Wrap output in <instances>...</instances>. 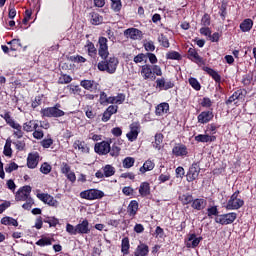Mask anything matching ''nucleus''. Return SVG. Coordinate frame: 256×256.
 Segmentation results:
<instances>
[{
	"instance_id": "obj_16",
	"label": "nucleus",
	"mask_w": 256,
	"mask_h": 256,
	"mask_svg": "<svg viewBox=\"0 0 256 256\" xmlns=\"http://www.w3.org/2000/svg\"><path fill=\"white\" fill-rule=\"evenodd\" d=\"M39 165V153H30L27 158V167L29 169H35Z\"/></svg>"
},
{
	"instance_id": "obj_7",
	"label": "nucleus",
	"mask_w": 256,
	"mask_h": 256,
	"mask_svg": "<svg viewBox=\"0 0 256 256\" xmlns=\"http://www.w3.org/2000/svg\"><path fill=\"white\" fill-rule=\"evenodd\" d=\"M199 173H201V167L198 163H193L186 174V179L188 183H192V181H195L197 177H199Z\"/></svg>"
},
{
	"instance_id": "obj_59",
	"label": "nucleus",
	"mask_w": 256,
	"mask_h": 256,
	"mask_svg": "<svg viewBox=\"0 0 256 256\" xmlns=\"http://www.w3.org/2000/svg\"><path fill=\"white\" fill-rule=\"evenodd\" d=\"M41 103H43V97L36 96L34 101L32 102L33 109H37V107H39V105H41Z\"/></svg>"
},
{
	"instance_id": "obj_44",
	"label": "nucleus",
	"mask_w": 256,
	"mask_h": 256,
	"mask_svg": "<svg viewBox=\"0 0 256 256\" xmlns=\"http://www.w3.org/2000/svg\"><path fill=\"white\" fill-rule=\"evenodd\" d=\"M111 157H118L119 153H121V147L119 144H113L112 147L110 146V151H109Z\"/></svg>"
},
{
	"instance_id": "obj_63",
	"label": "nucleus",
	"mask_w": 256,
	"mask_h": 256,
	"mask_svg": "<svg viewBox=\"0 0 256 256\" xmlns=\"http://www.w3.org/2000/svg\"><path fill=\"white\" fill-rule=\"evenodd\" d=\"M45 136V134L43 133V130L40 129H34L33 132V137L34 139H43V137Z\"/></svg>"
},
{
	"instance_id": "obj_19",
	"label": "nucleus",
	"mask_w": 256,
	"mask_h": 256,
	"mask_svg": "<svg viewBox=\"0 0 256 256\" xmlns=\"http://www.w3.org/2000/svg\"><path fill=\"white\" fill-rule=\"evenodd\" d=\"M213 117L214 115L211 111H203L197 117L198 123L205 125V123H209V121H211Z\"/></svg>"
},
{
	"instance_id": "obj_36",
	"label": "nucleus",
	"mask_w": 256,
	"mask_h": 256,
	"mask_svg": "<svg viewBox=\"0 0 256 256\" xmlns=\"http://www.w3.org/2000/svg\"><path fill=\"white\" fill-rule=\"evenodd\" d=\"M2 225H12V227H19V222L16 219L6 216L1 219Z\"/></svg>"
},
{
	"instance_id": "obj_54",
	"label": "nucleus",
	"mask_w": 256,
	"mask_h": 256,
	"mask_svg": "<svg viewBox=\"0 0 256 256\" xmlns=\"http://www.w3.org/2000/svg\"><path fill=\"white\" fill-rule=\"evenodd\" d=\"M201 25H203V27H209V25H211V16H209V14L203 15Z\"/></svg>"
},
{
	"instance_id": "obj_55",
	"label": "nucleus",
	"mask_w": 256,
	"mask_h": 256,
	"mask_svg": "<svg viewBox=\"0 0 256 256\" xmlns=\"http://www.w3.org/2000/svg\"><path fill=\"white\" fill-rule=\"evenodd\" d=\"M158 41H159V43H161V46H162V47H166V49L169 48V39H167V38L165 37V35L161 34V35L158 37Z\"/></svg>"
},
{
	"instance_id": "obj_29",
	"label": "nucleus",
	"mask_w": 256,
	"mask_h": 256,
	"mask_svg": "<svg viewBox=\"0 0 256 256\" xmlns=\"http://www.w3.org/2000/svg\"><path fill=\"white\" fill-rule=\"evenodd\" d=\"M204 71L214 79L217 83H221V75H219L218 71H215L213 68L205 67Z\"/></svg>"
},
{
	"instance_id": "obj_37",
	"label": "nucleus",
	"mask_w": 256,
	"mask_h": 256,
	"mask_svg": "<svg viewBox=\"0 0 256 256\" xmlns=\"http://www.w3.org/2000/svg\"><path fill=\"white\" fill-rule=\"evenodd\" d=\"M131 245L129 244V238L125 237L122 239V244H121V252L123 255H129V248Z\"/></svg>"
},
{
	"instance_id": "obj_2",
	"label": "nucleus",
	"mask_w": 256,
	"mask_h": 256,
	"mask_svg": "<svg viewBox=\"0 0 256 256\" xmlns=\"http://www.w3.org/2000/svg\"><path fill=\"white\" fill-rule=\"evenodd\" d=\"M140 75L145 81H155L163 76V70L159 65L145 64L141 67Z\"/></svg>"
},
{
	"instance_id": "obj_42",
	"label": "nucleus",
	"mask_w": 256,
	"mask_h": 256,
	"mask_svg": "<svg viewBox=\"0 0 256 256\" xmlns=\"http://www.w3.org/2000/svg\"><path fill=\"white\" fill-rule=\"evenodd\" d=\"M103 173L104 177H113V175H115V167L108 164L105 167H103Z\"/></svg>"
},
{
	"instance_id": "obj_26",
	"label": "nucleus",
	"mask_w": 256,
	"mask_h": 256,
	"mask_svg": "<svg viewBox=\"0 0 256 256\" xmlns=\"http://www.w3.org/2000/svg\"><path fill=\"white\" fill-rule=\"evenodd\" d=\"M155 169V162L151 160H146L142 167H140L139 171L142 175H145L147 171H153Z\"/></svg>"
},
{
	"instance_id": "obj_60",
	"label": "nucleus",
	"mask_w": 256,
	"mask_h": 256,
	"mask_svg": "<svg viewBox=\"0 0 256 256\" xmlns=\"http://www.w3.org/2000/svg\"><path fill=\"white\" fill-rule=\"evenodd\" d=\"M145 59H147V55L140 53L137 56L134 57V63H143V61H145Z\"/></svg>"
},
{
	"instance_id": "obj_49",
	"label": "nucleus",
	"mask_w": 256,
	"mask_h": 256,
	"mask_svg": "<svg viewBox=\"0 0 256 256\" xmlns=\"http://www.w3.org/2000/svg\"><path fill=\"white\" fill-rule=\"evenodd\" d=\"M12 129H15L14 135L17 139H21L23 137V127L19 123L13 126Z\"/></svg>"
},
{
	"instance_id": "obj_40",
	"label": "nucleus",
	"mask_w": 256,
	"mask_h": 256,
	"mask_svg": "<svg viewBox=\"0 0 256 256\" xmlns=\"http://www.w3.org/2000/svg\"><path fill=\"white\" fill-rule=\"evenodd\" d=\"M169 111V104L168 103H161L156 107V115H164Z\"/></svg>"
},
{
	"instance_id": "obj_9",
	"label": "nucleus",
	"mask_w": 256,
	"mask_h": 256,
	"mask_svg": "<svg viewBox=\"0 0 256 256\" xmlns=\"http://www.w3.org/2000/svg\"><path fill=\"white\" fill-rule=\"evenodd\" d=\"M94 151L98 155H107L109 151H111V144L108 141L96 143L94 146Z\"/></svg>"
},
{
	"instance_id": "obj_8",
	"label": "nucleus",
	"mask_w": 256,
	"mask_h": 256,
	"mask_svg": "<svg viewBox=\"0 0 256 256\" xmlns=\"http://www.w3.org/2000/svg\"><path fill=\"white\" fill-rule=\"evenodd\" d=\"M16 201H27L31 199V186H23L20 188L15 196Z\"/></svg>"
},
{
	"instance_id": "obj_48",
	"label": "nucleus",
	"mask_w": 256,
	"mask_h": 256,
	"mask_svg": "<svg viewBox=\"0 0 256 256\" xmlns=\"http://www.w3.org/2000/svg\"><path fill=\"white\" fill-rule=\"evenodd\" d=\"M189 84L192 88L195 89V91H201V84L199 83V80H197L194 77L189 78Z\"/></svg>"
},
{
	"instance_id": "obj_28",
	"label": "nucleus",
	"mask_w": 256,
	"mask_h": 256,
	"mask_svg": "<svg viewBox=\"0 0 256 256\" xmlns=\"http://www.w3.org/2000/svg\"><path fill=\"white\" fill-rule=\"evenodd\" d=\"M139 193L142 197H147L151 193V186L148 182H142L139 187Z\"/></svg>"
},
{
	"instance_id": "obj_61",
	"label": "nucleus",
	"mask_w": 256,
	"mask_h": 256,
	"mask_svg": "<svg viewBox=\"0 0 256 256\" xmlns=\"http://www.w3.org/2000/svg\"><path fill=\"white\" fill-rule=\"evenodd\" d=\"M217 129H219V125L212 123L207 126V131L215 135L217 133Z\"/></svg>"
},
{
	"instance_id": "obj_62",
	"label": "nucleus",
	"mask_w": 256,
	"mask_h": 256,
	"mask_svg": "<svg viewBox=\"0 0 256 256\" xmlns=\"http://www.w3.org/2000/svg\"><path fill=\"white\" fill-rule=\"evenodd\" d=\"M61 173H63V175H67V174L71 173V166H69V164L63 162L62 167H61Z\"/></svg>"
},
{
	"instance_id": "obj_3",
	"label": "nucleus",
	"mask_w": 256,
	"mask_h": 256,
	"mask_svg": "<svg viewBox=\"0 0 256 256\" xmlns=\"http://www.w3.org/2000/svg\"><path fill=\"white\" fill-rule=\"evenodd\" d=\"M239 190L235 191L226 204L227 211H237V209H241L245 205V201L239 198Z\"/></svg>"
},
{
	"instance_id": "obj_58",
	"label": "nucleus",
	"mask_w": 256,
	"mask_h": 256,
	"mask_svg": "<svg viewBox=\"0 0 256 256\" xmlns=\"http://www.w3.org/2000/svg\"><path fill=\"white\" fill-rule=\"evenodd\" d=\"M208 217H213L219 215V210L217 209V206H212L207 209Z\"/></svg>"
},
{
	"instance_id": "obj_5",
	"label": "nucleus",
	"mask_w": 256,
	"mask_h": 256,
	"mask_svg": "<svg viewBox=\"0 0 256 256\" xmlns=\"http://www.w3.org/2000/svg\"><path fill=\"white\" fill-rule=\"evenodd\" d=\"M81 199H87V201H94L95 199H103L105 193L97 189H89L80 193Z\"/></svg>"
},
{
	"instance_id": "obj_15",
	"label": "nucleus",
	"mask_w": 256,
	"mask_h": 256,
	"mask_svg": "<svg viewBox=\"0 0 256 256\" xmlns=\"http://www.w3.org/2000/svg\"><path fill=\"white\" fill-rule=\"evenodd\" d=\"M80 86L86 91H97L99 87V83L95 82V80H81Z\"/></svg>"
},
{
	"instance_id": "obj_27",
	"label": "nucleus",
	"mask_w": 256,
	"mask_h": 256,
	"mask_svg": "<svg viewBox=\"0 0 256 256\" xmlns=\"http://www.w3.org/2000/svg\"><path fill=\"white\" fill-rule=\"evenodd\" d=\"M188 55H189V59H191V61H194V63H203V58H201V56H199V53L196 52L195 49L190 48L188 50Z\"/></svg>"
},
{
	"instance_id": "obj_53",
	"label": "nucleus",
	"mask_w": 256,
	"mask_h": 256,
	"mask_svg": "<svg viewBox=\"0 0 256 256\" xmlns=\"http://www.w3.org/2000/svg\"><path fill=\"white\" fill-rule=\"evenodd\" d=\"M51 169V166L47 162H44L40 167V171L43 173V175H49V173H51Z\"/></svg>"
},
{
	"instance_id": "obj_30",
	"label": "nucleus",
	"mask_w": 256,
	"mask_h": 256,
	"mask_svg": "<svg viewBox=\"0 0 256 256\" xmlns=\"http://www.w3.org/2000/svg\"><path fill=\"white\" fill-rule=\"evenodd\" d=\"M74 149H78L82 153H89V148L84 141L76 140L73 144Z\"/></svg>"
},
{
	"instance_id": "obj_47",
	"label": "nucleus",
	"mask_w": 256,
	"mask_h": 256,
	"mask_svg": "<svg viewBox=\"0 0 256 256\" xmlns=\"http://www.w3.org/2000/svg\"><path fill=\"white\" fill-rule=\"evenodd\" d=\"M3 153L6 157H11L13 155V150L11 149V140H6Z\"/></svg>"
},
{
	"instance_id": "obj_12",
	"label": "nucleus",
	"mask_w": 256,
	"mask_h": 256,
	"mask_svg": "<svg viewBox=\"0 0 256 256\" xmlns=\"http://www.w3.org/2000/svg\"><path fill=\"white\" fill-rule=\"evenodd\" d=\"M141 129V125L139 122H133L130 125V132L126 134V137L130 141H135L137 140V137H139V131Z\"/></svg>"
},
{
	"instance_id": "obj_6",
	"label": "nucleus",
	"mask_w": 256,
	"mask_h": 256,
	"mask_svg": "<svg viewBox=\"0 0 256 256\" xmlns=\"http://www.w3.org/2000/svg\"><path fill=\"white\" fill-rule=\"evenodd\" d=\"M235 219H237V213L230 212L227 214L219 215L215 218V222L219 223L220 225H231V223L235 222Z\"/></svg>"
},
{
	"instance_id": "obj_14",
	"label": "nucleus",
	"mask_w": 256,
	"mask_h": 256,
	"mask_svg": "<svg viewBox=\"0 0 256 256\" xmlns=\"http://www.w3.org/2000/svg\"><path fill=\"white\" fill-rule=\"evenodd\" d=\"M124 35L128 39H133V41H137V39H141V35H143V33L137 28H128L124 31Z\"/></svg>"
},
{
	"instance_id": "obj_57",
	"label": "nucleus",
	"mask_w": 256,
	"mask_h": 256,
	"mask_svg": "<svg viewBox=\"0 0 256 256\" xmlns=\"http://www.w3.org/2000/svg\"><path fill=\"white\" fill-rule=\"evenodd\" d=\"M114 99L116 105H122V103H125V94L119 93L117 96H114Z\"/></svg>"
},
{
	"instance_id": "obj_18",
	"label": "nucleus",
	"mask_w": 256,
	"mask_h": 256,
	"mask_svg": "<svg viewBox=\"0 0 256 256\" xmlns=\"http://www.w3.org/2000/svg\"><path fill=\"white\" fill-rule=\"evenodd\" d=\"M192 209L195 211H203L207 207V201L204 198H196L192 200Z\"/></svg>"
},
{
	"instance_id": "obj_56",
	"label": "nucleus",
	"mask_w": 256,
	"mask_h": 256,
	"mask_svg": "<svg viewBox=\"0 0 256 256\" xmlns=\"http://www.w3.org/2000/svg\"><path fill=\"white\" fill-rule=\"evenodd\" d=\"M66 231L67 233H69L70 235H77V226H73L72 224H67L66 225Z\"/></svg>"
},
{
	"instance_id": "obj_39",
	"label": "nucleus",
	"mask_w": 256,
	"mask_h": 256,
	"mask_svg": "<svg viewBox=\"0 0 256 256\" xmlns=\"http://www.w3.org/2000/svg\"><path fill=\"white\" fill-rule=\"evenodd\" d=\"M0 117H2V119L6 121L7 125L11 126L12 128L18 124L15 122V120H13L9 112H6L5 114H1Z\"/></svg>"
},
{
	"instance_id": "obj_17",
	"label": "nucleus",
	"mask_w": 256,
	"mask_h": 256,
	"mask_svg": "<svg viewBox=\"0 0 256 256\" xmlns=\"http://www.w3.org/2000/svg\"><path fill=\"white\" fill-rule=\"evenodd\" d=\"M172 153L175 157H186L189 152L187 151V146L184 144H177L173 147Z\"/></svg>"
},
{
	"instance_id": "obj_1",
	"label": "nucleus",
	"mask_w": 256,
	"mask_h": 256,
	"mask_svg": "<svg viewBox=\"0 0 256 256\" xmlns=\"http://www.w3.org/2000/svg\"><path fill=\"white\" fill-rule=\"evenodd\" d=\"M108 40L105 37L98 39V55L101 59H107L109 57V46L107 45ZM102 60L98 63L99 71H106L107 73L113 74L117 71V65L119 60L115 57H110L108 60Z\"/></svg>"
},
{
	"instance_id": "obj_41",
	"label": "nucleus",
	"mask_w": 256,
	"mask_h": 256,
	"mask_svg": "<svg viewBox=\"0 0 256 256\" xmlns=\"http://www.w3.org/2000/svg\"><path fill=\"white\" fill-rule=\"evenodd\" d=\"M122 165H123L124 169H131V167H133V165H135V158H133V157L124 158L122 161Z\"/></svg>"
},
{
	"instance_id": "obj_34",
	"label": "nucleus",
	"mask_w": 256,
	"mask_h": 256,
	"mask_svg": "<svg viewBox=\"0 0 256 256\" xmlns=\"http://www.w3.org/2000/svg\"><path fill=\"white\" fill-rule=\"evenodd\" d=\"M110 7L114 13H120L121 9H123V2L121 0H110Z\"/></svg>"
},
{
	"instance_id": "obj_4",
	"label": "nucleus",
	"mask_w": 256,
	"mask_h": 256,
	"mask_svg": "<svg viewBox=\"0 0 256 256\" xmlns=\"http://www.w3.org/2000/svg\"><path fill=\"white\" fill-rule=\"evenodd\" d=\"M42 117L59 118L65 116V112L61 110V104L57 103L53 107H47L40 111Z\"/></svg>"
},
{
	"instance_id": "obj_32",
	"label": "nucleus",
	"mask_w": 256,
	"mask_h": 256,
	"mask_svg": "<svg viewBox=\"0 0 256 256\" xmlns=\"http://www.w3.org/2000/svg\"><path fill=\"white\" fill-rule=\"evenodd\" d=\"M240 29L243 33L249 32L250 29H253V20L251 19H245L241 24H240Z\"/></svg>"
},
{
	"instance_id": "obj_13",
	"label": "nucleus",
	"mask_w": 256,
	"mask_h": 256,
	"mask_svg": "<svg viewBox=\"0 0 256 256\" xmlns=\"http://www.w3.org/2000/svg\"><path fill=\"white\" fill-rule=\"evenodd\" d=\"M76 231L79 235H88V233H91V228H89V220L84 219L80 221L76 225Z\"/></svg>"
},
{
	"instance_id": "obj_33",
	"label": "nucleus",
	"mask_w": 256,
	"mask_h": 256,
	"mask_svg": "<svg viewBox=\"0 0 256 256\" xmlns=\"http://www.w3.org/2000/svg\"><path fill=\"white\" fill-rule=\"evenodd\" d=\"M163 139L164 136L161 133H157L155 135V141L153 142L154 149H157V151H161L163 145Z\"/></svg>"
},
{
	"instance_id": "obj_64",
	"label": "nucleus",
	"mask_w": 256,
	"mask_h": 256,
	"mask_svg": "<svg viewBox=\"0 0 256 256\" xmlns=\"http://www.w3.org/2000/svg\"><path fill=\"white\" fill-rule=\"evenodd\" d=\"M42 147H44V149H49V147H51V145H53V139L48 138V139H44L41 142Z\"/></svg>"
},
{
	"instance_id": "obj_46",
	"label": "nucleus",
	"mask_w": 256,
	"mask_h": 256,
	"mask_svg": "<svg viewBox=\"0 0 256 256\" xmlns=\"http://www.w3.org/2000/svg\"><path fill=\"white\" fill-rule=\"evenodd\" d=\"M71 81H73V78L67 74H62L58 79V83H60V85H67V83H71Z\"/></svg>"
},
{
	"instance_id": "obj_23",
	"label": "nucleus",
	"mask_w": 256,
	"mask_h": 256,
	"mask_svg": "<svg viewBox=\"0 0 256 256\" xmlns=\"http://www.w3.org/2000/svg\"><path fill=\"white\" fill-rule=\"evenodd\" d=\"M137 211H139V202H137V200H132L128 205L127 212L130 217H135Z\"/></svg>"
},
{
	"instance_id": "obj_50",
	"label": "nucleus",
	"mask_w": 256,
	"mask_h": 256,
	"mask_svg": "<svg viewBox=\"0 0 256 256\" xmlns=\"http://www.w3.org/2000/svg\"><path fill=\"white\" fill-rule=\"evenodd\" d=\"M19 169V165L17 163L12 162L5 166L6 173H13V171H17Z\"/></svg>"
},
{
	"instance_id": "obj_52",
	"label": "nucleus",
	"mask_w": 256,
	"mask_h": 256,
	"mask_svg": "<svg viewBox=\"0 0 256 256\" xmlns=\"http://www.w3.org/2000/svg\"><path fill=\"white\" fill-rule=\"evenodd\" d=\"M166 58L179 61V59H181V54H179L177 51L168 52L166 54Z\"/></svg>"
},
{
	"instance_id": "obj_38",
	"label": "nucleus",
	"mask_w": 256,
	"mask_h": 256,
	"mask_svg": "<svg viewBox=\"0 0 256 256\" xmlns=\"http://www.w3.org/2000/svg\"><path fill=\"white\" fill-rule=\"evenodd\" d=\"M103 23V17L99 15V13L92 12L91 13V24L92 25H101Z\"/></svg>"
},
{
	"instance_id": "obj_31",
	"label": "nucleus",
	"mask_w": 256,
	"mask_h": 256,
	"mask_svg": "<svg viewBox=\"0 0 256 256\" xmlns=\"http://www.w3.org/2000/svg\"><path fill=\"white\" fill-rule=\"evenodd\" d=\"M85 48L87 49L89 57H97V48L93 42L87 40Z\"/></svg>"
},
{
	"instance_id": "obj_45",
	"label": "nucleus",
	"mask_w": 256,
	"mask_h": 256,
	"mask_svg": "<svg viewBox=\"0 0 256 256\" xmlns=\"http://www.w3.org/2000/svg\"><path fill=\"white\" fill-rule=\"evenodd\" d=\"M53 240L51 238H41L36 242V245H38V247H45L47 245H52Z\"/></svg>"
},
{
	"instance_id": "obj_20",
	"label": "nucleus",
	"mask_w": 256,
	"mask_h": 256,
	"mask_svg": "<svg viewBox=\"0 0 256 256\" xmlns=\"http://www.w3.org/2000/svg\"><path fill=\"white\" fill-rule=\"evenodd\" d=\"M243 99H245V94H243V90H237L228 98V100H226V105H231V103H234V101H241Z\"/></svg>"
},
{
	"instance_id": "obj_51",
	"label": "nucleus",
	"mask_w": 256,
	"mask_h": 256,
	"mask_svg": "<svg viewBox=\"0 0 256 256\" xmlns=\"http://www.w3.org/2000/svg\"><path fill=\"white\" fill-rule=\"evenodd\" d=\"M44 223H48L50 227H57V225H59V219L55 217H51V218L48 217L44 219Z\"/></svg>"
},
{
	"instance_id": "obj_24",
	"label": "nucleus",
	"mask_w": 256,
	"mask_h": 256,
	"mask_svg": "<svg viewBox=\"0 0 256 256\" xmlns=\"http://www.w3.org/2000/svg\"><path fill=\"white\" fill-rule=\"evenodd\" d=\"M215 139V136H209V134H199L195 136V141L198 143H213Z\"/></svg>"
},
{
	"instance_id": "obj_11",
	"label": "nucleus",
	"mask_w": 256,
	"mask_h": 256,
	"mask_svg": "<svg viewBox=\"0 0 256 256\" xmlns=\"http://www.w3.org/2000/svg\"><path fill=\"white\" fill-rule=\"evenodd\" d=\"M36 197L42 201V203H45L46 205H49L50 207H57L59 205V202L53 198V196L46 194V193H38Z\"/></svg>"
},
{
	"instance_id": "obj_22",
	"label": "nucleus",
	"mask_w": 256,
	"mask_h": 256,
	"mask_svg": "<svg viewBox=\"0 0 256 256\" xmlns=\"http://www.w3.org/2000/svg\"><path fill=\"white\" fill-rule=\"evenodd\" d=\"M35 129H39V124L37 123V120H30L23 124V131H26V133H33Z\"/></svg>"
},
{
	"instance_id": "obj_10",
	"label": "nucleus",
	"mask_w": 256,
	"mask_h": 256,
	"mask_svg": "<svg viewBox=\"0 0 256 256\" xmlns=\"http://www.w3.org/2000/svg\"><path fill=\"white\" fill-rule=\"evenodd\" d=\"M173 87H175V83L171 80H165V77L156 79V88L160 89V91H169V89H173Z\"/></svg>"
},
{
	"instance_id": "obj_21",
	"label": "nucleus",
	"mask_w": 256,
	"mask_h": 256,
	"mask_svg": "<svg viewBox=\"0 0 256 256\" xmlns=\"http://www.w3.org/2000/svg\"><path fill=\"white\" fill-rule=\"evenodd\" d=\"M149 255V246L145 243H141L137 246L134 251V256H148Z\"/></svg>"
},
{
	"instance_id": "obj_35",
	"label": "nucleus",
	"mask_w": 256,
	"mask_h": 256,
	"mask_svg": "<svg viewBox=\"0 0 256 256\" xmlns=\"http://www.w3.org/2000/svg\"><path fill=\"white\" fill-rule=\"evenodd\" d=\"M178 199L182 203V205H189L190 203H193V195L189 193L180 195Z\"/></svg>"
},
{
	"instance_id": "obj_43",
	"label": "nucleus",
	"mask_w": 256,
	"mask_h": 256,
	"mask_svg": "<svg viewBox=\"0 0 256 256\" xmlns=\"http://www.w3.org/2000/svg\"><path fill=\"white\" fill-rule=\"evenodd\" d=\"M8 45H10V51H17L19 47H22L21 40L19 39H13L10 42H8Z\"/></svg>"
},
{
	"instance_id": "obj_25",
	"label": "nucleus",
	"mask_w": 256,
	"mask_h": 256,
	"mask_svg": "<svg viewBox=\"0 0 256 256\" xmlns=\"http://www.w3.org/2000/svg\"><path fill=\"white\" fill-rule=\"evenodd\" d=\"M203 241V237H198L195 234H190L187 242V247L195 248Z\"/></svg>"
}]
</instances>
